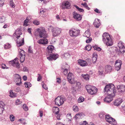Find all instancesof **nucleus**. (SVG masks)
Listing matches in <instances>:
<instances>
[{"instance_id":"nucleus-1","label":"nucleus","mask_w":125,"mask_h":125,"mask_svg":"<svg viewBox=\"0 0 125 125\" xmlns=\"http://www.w3.org/2000/svg\"><path fill=\"white\" fill-rule=\"evenodd\" d=\"M36 31H37L38 34L34 33L35 36L36 37L39 36L40 38L43 39H40L37 42L39 44L42 45H46L48 43V40L46 39L48 37V34L47 33L46 31L44 28H40L37 29Z\"/></svg>"},{"instance_id":"nucleus-2","label":"nucleus","mask_w":125,"mask_h":125,"mask_svg":"<svg viewBox=\"0 0 125 125\" xmlns=\"http://www.w3.org/2000/svg\"><path fill=\"white\" fill-rule=\"evenodd\" d=\"M22 33L21 30L19 29H17L13 34V37L14 38H17V43L18 46H20L24 44V41L23 38H21L20 39L21 35Z\"/></svg>"},{"instance_id":"nucleus-3","label":"nucleus","mask_w":125,"mask_h":125,"mask_svg":"<svg viewBox=\"0 0 125 125\" xmlns=\"http://www.w3.org/2000/svg\"><path fill=\"white\" fill-rule=\"evenodd\" d=\"M104 90L107 94L112 96H114L116 93V90L115 88V86L112 83L107 85L105 87Z\"/></svg>"},{"instance_id":"nucleus-4","label":"nucleus","mask_w":125,"mask_h":125,"mask_svg":"<svg viewBox=\"0 0 125 125\" xmlns=\"http://www.w3.org/2000/svg\"><path fill=\"white\" fill-rule=\"evenodd\" d=\"M102 40L107 46H110L113 44V42L111 36L108 33L105 32L102 35Z\"/></svg>"},{"instance_id":"nucleus-5","label":"nucleus","mask_w":125,"mask_h":125,"mask_svg":"<svg viewBox=\"0 0 125 125\" xmlns=\"http://www.w3.org/2000/svg\"><path fill=\"white\" fill-rule=\"evenodd\" d=\"M85 88L88 93L92 95L95 94L97 92V88L94 86L88 85L86 86Z\"/></svg>"},{"instance_id":"nucleus-6","label":"nucleus","mask_w":125,"mask_h":125,"mask_svg":"<svg viewBox=\"0 0 125 125\" xmlns=\"http://www.w3.org/2000/svg\"><path fill=\"white\" fill-rule=\"evenodd\" d=\"M65 100L64 98L61 96H58L55 99V103L56 105L60 106L63 104Z\"/></svg>"},{"instance_id":"nucleus-7","label":"nucleus","mask_w":125,"mask_h":125,"mask_svg":"<svg viewBox=\"0 0 125 125\" xmlns=\"http://www.w3.org/2000/svg\"><path fill=\"white\" fill-rule=\"evenodd\" d=\"M52 36L56 37L59 35L61 32V29L57 27L52 28Z\"/></svg>"},{"instance_id":"nucleus-8","label":"nucleus","mask_w":125,"mask_h":125,"mask_svg":"<svg viewBox=\"0 0 125 125\" xmlns=\"http://www.w3.org/2000/svg\"><path fill=\"white\" fill-rule=\"evenodd\" d=\"M67 78L70 83L72 84L75 83L74 78L73 74L70 72H69L67 75Z\"/></svg>"},{"instance_id":"nucleus-9","label":"nucleus","mask_w":125,"mask_h":125,"mask_svg":"<svg viewBox=\"0 0 125 125\" xmlns=\"http://www.w3.org/2000/svg\"><path fill=\"white\" fill-rule=\"evenodd\" d=\"M105 119L106 121L111 124L112 125H116V121L115 119L110 117L109 115H106V116Z\"/></svg>"},{"instance_id":"nucleus-10","label":"nucleus","mask_w":125,"mask_h":125,"mask_svg":"<svg viewBox=\"0 0 125 125\" xmlns=\"http://www.w3.org/2000/svg\"><path fill=\"white\" fill-rule=\"evenodd\" d=\"M80 31L79 30L73 29L69 31L70 35L73 37H76L80 33Z\"/></svg>"},{"instance_id":"nucleus-11","label":"nucleus","mask_w":125,"mask_h":125,"mask_svg":"<svg viewBox=\"0 0 125 125\" xmlns=\"http://www.w3.org/2000/svg\"><path fill=\"white\" fill-rule=\"evenodd\" d=\"M71 3L69 1L66 0L63 1L62 3V9H69L70 7Z\"/></svg>"},{"instance_id":"nucleus-12","label":"nucleus","mask_w":125,"mask_h":125,"mask_svg":"<svg viewBox=\"0 0 125 125\" xmlns=\"http://www.w3.org/2000/svg\"><path fill=\"white\" fill-rule=\"evenodd\" d=\"M14 81L17 85H20L21 84V77L18 74L15 75Z\"/></svg>"},{"instance_id":"nucleus-13","label":"nucleus","mask_w":125,"mask_h":125,"mask_svg":"<svg viewBox=\"0 0 125 125\" xmlns=\"http://www.w3.org/2000/svg\"><path fill=\"white\" fill-rule=\"evenodd\" d=\"M18 59L17 58H16L13 61H11L10 62H11L12 65L14 67H16V68L19 69L20 68V64L18 62Z\"/></svg>"},{"instance_id":"nucleus-14","label":"nucleus","mask_w":125,"mask_h":125,"mask_svg":"<svg viewBox=\"0 0 125 125\" xmlns=\"http://www.w3.org/2000/svg\"><path fill=\"white\" fill-rule=\"evenodd\" d=\"M73 18L77 21H81L82 18V17L81 15L75 12H73Z\"/></svg>"},{"instance_id":"nucleus-15","label":"nucleus","mask_w":125,"mask_h":125,"mask_svg":"<svg viewBox=\"0 0 125 125\" xmlns=\"http://www.w3.org/2000/svg\"><path fill=\"white\" fill-rule=\"evenodd\" d=\"M122 64V61L119 60H116L115 62V67L116 70L118 71L121 69V66Z\"/></svg>"},{"instance_id":"nucleus-16","label":"nucleus","mask_w":125,"mask_h":125,"mask_svg":"<svg viewBox=\"0 0 125 125\" xmlns=\"http://www.w3.org/2000/svg\"><path fill=\"white\" fill-rule=\"evenodd\" d=\"M58 57V55L57 54H50V56L47 57V59L50 61L52 60H55L57 59Z\"/></svg>"},{"instance_id":"nucleus-17","label":"nucleus","mask_w":125,"mask_h":125,"mask_svg":"<svg viewBox=\"0 0 125 125\" xmlns=\"http://www.w3.org/2000/svg\"><path fill=\"white\" fill-rule=\"evenodd\" d=\"M117 88L118 90V92L119 93H123L125 91V86L124 85H118L117 86Z\"/></svg>"},{"instance_id":"nucleus-18","label":"nucleus","mask_w":125,"mask_h":125,"mask_svg":"<svg viewBox=\"0 0 125 125\" xmlns=\"http://www.w3.org/2000/svg\"><path fill=\"white\" fill-rule=\"evenodd\" d=\"M113 96L107 94V96L105 97L104 99V101L106 103H109L113 100Z\"/></svg>"},{"instance_id":"nucleus-19","label":"nucleus","mask_w":125,"mask_h":125,"mask_svg":"<svg viewBox=\"0 0 125 125\" xmlns=\"http://www.w3.org/2000/svg\"><path fill=\"white\" fill-rule=\"evenodd\" d=\"M65 67L62 68V71L63 72V73L64 75H66L67 74L68 72L67 68H69V66L67 64H65Z\"/></svg>"},{"instance_id":"nucleus-20","label":"nucleus","mask_w":125,"mask_h":125,"mask_svg":"<svg viewBox=\"0 0 125 125\" xmlns=\"http://www.w3.org/2000/svg\"><path fill=\"white\" fill-rule=\"evenodd\" d=\"M122 101V98H118L115 100L114 104L115 105L118 106L120 105Z\"/></svg>"},{"instance_id":"nucleus-21","label":"nucleus","mask_w":125,"mask_h":125,"mask_svg":"<svg viewBox=\"0 0 125 125\" xmlns=\"http://www.w3.org/2000/svg\"><path fill=\"white\" fill-rule=\"evenodd\" d=\"M93 24L96 28H98L101 24L100 20L98 19H95L93 23Z\"/></svg>"},{"instance_id":"nucleus-22","label":"nucleus","mask_w":125,"mask_h":125,"mask_svg":"<svg viewBox=\"0 0 125 125\" xmlns=\"http://www.w3.org/2000/svg\"><path fill=\"white\" fill-rule=\"evenodd\" d=\"M54 47L52 45H49L47 48V50L49 53H52Z\"/></svg>"},{"instance_id":"nucleus-23","label":"nucleus","mask_w":125,"mask_h":125,"mask_svg":"<svg viewBox=\"0 0 125 125\" xmlns=\"http://www.w3.org/2000/svg\"><path fill=\"white\" fill-rule=\"evenodd\" d=\"M84 116H85V115L84 113L82 112H79L76 115L75 117L76 119L82 118L81 116L83 117Z\"/></svg>"},{"instance_id":"nucleus-24","label":"nucleus","mask_w":125,"mask_h":125,"mask_svg":"<svg viewBox=\"0 0 125 125\" xmlns=\"http://www.w3.org/2000/svg\"><path fill=\"white\" fill-rule=\"evenodd\" d=\"M78 63L80 65L82 66H84L86 65V62L82 60H79L78 61Z\"/></svg>"},{"instance_id":"nucleus-25","label":"nucleus","mask_w":125,"mask_h":125,"mask_svg":"<svg viewBox=\"0 0 125 125\" xmlns=\"http://www.w3.org/2000/svg\"><path fill=\"white\" fill-rule=\"evenodd\" d=\"M53 111L56 115L58 114L59 111V109L57 107L54 106L53 108Z\"/></svg>"},{"instance_id":"nucleus-26","label":"nucleus","mask_w":125,"mask_h":125,"mask_svg":"<svg viewBox=\"0 0 125 125\" xmlns=\"http://www.w3.org/2000/svg\"><path fill=\"white\" fill-rule=\"evenodd\" d=\"M112 69V66L109 65H107L106 66L105 68V71L107 72V73L110 72Z\"/></svg>"},{"instance_id":"nucleus-27","label":"nucleus","mask_w":125,"mask_h":125,"mask_svg":"<svg viewBox=\"0 0 125 125\" xmlns=\"http://www.w3.org/2000/svg\"><path fill=\"white\" fill-rule=\"evenodd\" d=\"M83 36L87 37L88 38H89L90 35V33L89 32V30L88 29L83 34Z\"/></svg>"},{"instance_id":"nucleus-28","label":"nucleus","mask_w":125,"mask_h":125,"mask_svg":"<svg viewBox=\"0 0 125 125\" xmlns=\"http://www.w3.org/2000/svg\"><path fill=\"white\" fill-rule=\"evenodd\" d=\"M82 76L85 80H89L90 78V76L89 74H82Z\"/></svg>"},{"instance_id":"nucleus-29","label":"nucleus","mask_w":125,"mask_h":125,"mask_svg":"<svg viewBox=\"0 0 125 125\" xmlns=\"http://www.w3.org/2000/svg\"><path fill=\"white\" fill-rule=\"evenodd\" d=\"M10 96L11 97H15L16 96V94L13 93L12 90L10 91Z\"/></svg>"},{"instance_id":"nucleus-30","label":"nucleus","mask_w":125,"mask_h":125,"mask_svg":"<svg viewBox=\"0 0 125 125\" xmlns=\"http://www.w3.org/2000/svg\"><path fill=\"white\" fill-rule=\"evenodd\" d=\"M25 87L26 88H29L31 87V83L29 82H26L24 83Z\"/></svg>"},{"instance_id":"nucleus-31","label":"nucleus","mask_w":125,"mask_h":125,"mask_svg":"<svg viewBox=\"0 0 125 125\" xmlns=\"http://www.w3.org/2000/svg\"><path fill=\"white\" fill-rule=\"evenodd\" d=\"M11 47V45L8 43H7L4 45V47L5 49H8Z\"/></svg>"},{"instance_id":"nucleus-32","label":"nucleus","mask_w":125,"mask_h":125,"mask_svg":"<svg viewBox=\"0 0 125 125\" xmlns=\"http://www.w3.org/2000/svg\"><path fill=\"white\" fill-rule=\"evenodd\" d=\"M106 115H105V113L103 112L100 113L99 115V117L101 118H104L105 117H106Z\"/></svg>"},{"instance_id":"nucleus-33","label":"nucleus","mask_w":125,"mask_h":125,"mask_svg":"<svg viewBox=\"0 0 125 125\" xmlns=\"http://www.w3.org/2000/svg\"><path fill=\"white\" fill-rule=\"evenodd\" d=\"M25 56H20V62L22 63L25 60Z\"/></svg>"},{"instance_id":"nucleus-34","label":"nucleus","mask_w":125,"mask_h":125,"mask_svg":"<svg viewBox=\"0 0 125 125\" xmlns=\"http://www.w3.org/2000/svg\"><path fill=\"white\" fill-rule=\"evenodd\" d=\"M123 43L121 42H119L118 44V46L119 47V49L123 47L124 46Z\"/></svg>"},{"instance_id":"nucleus-35","label":"nucleus","mask_w":125,"mask_h":125,"mask_svg":"<svg viewBox=\"0 0 125 125\" xmlns=\"http://www.w3.org/2000/svg\"><path fill=\"white\" fill-rule=\"evenodd\" d=\"M21 50L19 54L20 56H25V52L23 50H21V49H20Z\"/></svg>"},{"instance_id":"nucleus-36","label":"nucleus","mask_w":125,"mask_h":125,"mask_svg":"<svg viewBox=\"0 0 125 125\" xmlns=\"http://www.w3.org/2000/svg\"><path fill=\"white\" fill-rule=\"evenodd\" d=\"M5 17L4 16H2L0 18V23H3L5 21Z\"/></svg>"},{"instance_id":"nucleus-37","label":"nucleus","mask_w":125,"mask_h":125,"mask_svg":"<svg viewBox=\"0 0 125 125\" xmlns=\"http://www.w3.org/2000/svg\"><path fill=\"white\" fill-rule=\"evenodd\" d=\"M84 98L82 97L81 96L78 99V102L80 103L83 102L84 101Z\"/></svg>"},{"instance_id":"nucleus-38","label":"nucleus","mask_w":125,"mask_h":125,"mask_svg":"<svg viewBox=\"0 0 125 125\" xmlns=\"http://www.w3.org/2000/svg\"><path fill=\"white\" fill-rule=\"evenodd\" d=\"M28 17H27L26 20H25L24 21V25L25 26H26L27 25V23L29 21V19H28Z\"/></svg>"},{"instance_id":"nucleus-39","label":"nucleus","mask_w":125,"mask_h":125,"mask_svg":"<svg viewBox=\"0 0 125 125\" xmlns=\"http://www.w3.org/2000/svg\"><path fill=\"white\" fill-rule=\"evenodd\" d=\"M85 48L86 50L88 51H89L91 49L92 47L91 45L89 44H88L85 47Z\"/></svg>"},{"instance_id":"nucleus-40","label":"nucleus","mask_w":125,"mask_h":125,"mask_svg":"<svg viewBox=\"0 0 125 125\" xmlns=\"http://www.w3.org/2000/svg\"><path fill=\"white\" fill-rule=\"evenodd\" d=\"M120 51L122 53H124L125 52V47L124 46L122 47V48L119 49Z\"/></svg>"},{"instance_id":"nucleus-41","label":"nucleus","mask_w":125,"mask_h":125,"mask_svg":"<svg viewBox=\"0 0 125 125\" xmlns=\"http://www.w3.org/2000/svg\"><path fill=\"white\" fill-rule=\"evenodd\" d=\"M81 5H83L84 7H85L87 9H88V10H89L90 9V8L89 7L87 4L85 2L84 3H82Z\"/></svg>"},{"instance_id":"nucleus-42","label":"nucleus","mask_w":125,"mask_h":125,"mask_svg":"<svg viewBox=\"0 0 125 125\" xmlns=\"http://www.w3.org/2000/svg\"><path fill=\"white\" fill-rule=\"evenodd\" d=\"M41 84L42 85L43 88L45 90H47L48 89V88L46 85L44 84L43 82H42Z\"/></svg>"},{"instance_id":"nucleus-43","label":"nucleus","mask_w":125,"mask_h":125,"mask_svg":"<svg viewBox=\"0 0 125 125\" xmlns=\"http://www.w3.org/2000/svg\"><path fill=\"white\" fill-rule=\"evenodd\" d=\"M73 110L75 112H77L78 111V108L77 106H73Z\"/></svg>"},{"instance_id":"nucleus-44","label":"nucleus","mask_w":125,"mask_h":125,"mask_svg":"<svg viewBox=\"0 0 125 125\" xmlns=\"http://www.w3.org/2000/svg\"><path fill=\"white\" fill-rule=\"evenodd\" d=\"M33 23L36 25H38L40 24L39 21L37 20H35L33 21Z\"/></svg>"},{"instance_id":"nucleus-45","label":"nucleus","mask_w":125,"mask_h":125,"mask_svg":"<svg viewBox=\"0 0 125 125\" xmlns=\"http://www.w3.org/2000/svg\"><path fill=\"white\" fill-rule=\"evenodd\" d=\"M10 6L12 7V8H14L15 7V4L13 2L12 0L10 1Z\"/></svg>"},{"instance_id":"nucleus-46","label":"nucleus","mask_w":125,"mask_h":125,"mask_svg":"<svg viewBox=\"0 0 125 125\" xmlns=\"http://www.w3.org/2000/svg\"><path fill=\"white\" fill-rule=\"evenodd\" d=\"M80 125H88V124L87 122L86 121H84L82 123H80Z\"/></svg>"},{"instance_id":"nucleus-47","label":"nucleus","mask_w":125,"mask_h":125,"mask_svg":"<svg viewBox=\"0 0 125 125\" xmlns=\"http://www.w3.org/2000/svg\"><path fill=\"white\" fill-rule=\"evenodd\" d=\"M1 68L2 69H8L9 68L8 67L6 66V65L5 64L3 63H2V64Z\"/></svg>"},{"instance_id":"nucleus-48","label":"nucleus","mask_w":125,"mask_h":125,"mask_svg":"<svg viewBox=\"0 0 125 125\" xmlns=\"http://www.w3.org/2000/svg\"><path fill=\"white\" fill-rule=\"evenodd\" d=\"M75 7L80 12H83L84 11V10L83 9L81 8H79L77 6H76Z\"/></svg>"},{"instance_id":"nucleus-49","label":"nucleus","mask_w":125,"mask_h":125,"mask_svg":"<svg viewBox=\"0 0 125 125\" xmlns=\"http://www.w3.org/2000/svg\"><path fill=\"white\" fill-rule=\"evenodd\" d=\"M23 108L25 111H27L28 109V107L26 106V105L25 104H24L23 105Z\"/></svg>"},{"instance_id":"nucleus-50","label":"nucleus","mask_w":125,"mask_h":125,"mask_svg":"<svg viewBox=\"0 0 125 125\" xmlns=\"http://www.w3.org/2000/svg\"><path fill=\"white\" fill-rule=\"evenodd\" d=\"M76 87L78 89L80 88L81 87V83L79 82H78L76 83Z\"/></svg>"},{"instance_id":"nucleus-51","label":"nucleus","mask_w":125,"mask_h":125,"mask_svg":"<svg viewBox=\"0 0 125 125\" xmlns=\"http://www.w3.org/2000/svg\"><path fill=\"white\" fill-rule=\"evenodd\" d=\"M101 70H99V74L100 75H101L103 74L104 71V69L103 67H101Z\"/></svg>"},{"instance_id":"nucleus-52","label":"nucleus","mask_w":125,"mask_h":125,"mask_svg":"<svg viewBox=\"0 0 125 125\" xmlns=\"http://www.w3.org/2000/svg\"><path fill=\"white\" fill-rule=\"evenodd\" d=\"M10 119L11 121H13L14 120L15 117L13 115H11L10 116Z\"/></svg>"},{"instance_id":"nucleus-53","label":"nucleus","mask_w":125,"mask_h":125,"mask_svg":"<svg viewBox=\"0 0 125 125\" xmlns=\"http://www.w3.org/2000/svg\"><path fill=\"white\" fill-rule=\"evenodd\" d=\"M16 104L19 105L21 104L22 102L20 101L19 99H17L16 100Z\"/></svg>"},{"instance_id":"nucleus-54","label":"nucleus","mask_w":125,"mask_h":125,"mask_svg":"<svg viewBox=\"0 0 125 125\" xmlns=\"http://www.w3.org/2000/svg\"><path fill=\"white\" fill-rule=\"evenodd\" d=\"M94 11L97 13H100V15L102 14V12L101 11H100L97 8L94 10Z\"/></svg>"},{"instance_id":"nucleus-55","label":"nucleus","mask_w":125,"mask_h":125,"mask_svg":"<svg viewBox=\"0 0 125 125\" xmlns=\"http://www.w3.org/2000/svg\"><path fill=\"white\" fill-rule=\"evenodd\" d=\"M97 57H93L92 59V60L94 63H95L96 61Z\"/></svg>"},{"instance_id":"nucleus-56","label":"nucleus","mask_w":125,"mask_h":125,"mask_svg":"<svg viewBox=\"0 0 125 125\" xmlns=\"http://www.w3.org/2000/svg\"><path fill=\"white\" fill-rule=\"evenodd\" d=\"M4 3V0H0V7H1L3 5Z\"/></svg>"},{"instance_id":"nucleus-57","label":"nucleus","mask_w":125,"mask_h":125,"mask_svg":"<svg viewBox=\"0 0 125 125\" xmlns=\"http://www.w3.org/2000/svg\"><path fill=\"white\" fill-rule=\"evenodd\" d=\"M92 40V39L91 38H89L88 39L86 40V42L87 43H89L91 42Z\"/></svg>"},{"instance_id":"nucleus-58","label":"nucleus","mask_w":125,"mask_h":125,"mask_svg":"<svg viewBox=\"0 0 125 125\" xmlns=\"http://www.w3.org/2000/svg\"><path fill=\"white\" fill-rule=\"evenodd\" d=\"M38 77L37 79V80L38 81H39L42 79V77L40 74H38Z\"/></svg>"},{"instance_id":"nucleus-59","label":"nucleus","mask_w":125,"mask_h":125,"mask_svg":"<svg viewBox=\"0 0 125 125\" xmlns=\"http://www.w3.org/2000/svg\"><path fill=\"white\" fill-rule=\"evenodd\" d=\"M57 82L58 83H60L61 82V79L59 78H57L56 79Z\"/></svg>"},{"instance_id":"nucleus-60","label":"nucleus","mask_w":125,"mask_h":125,"mask_svg":"<svg viewBox=\"0 0 125 125\" xmlns=\"http://www.w3.org/2000/svg\"><path fill=\"white\" fill-rule=\"evenodd\" d=\"M39 114H40V116L41 117H42L43 115V111L41 110H40L39 112Z\"/></svg>"},{"instance_id":"nucleus-61","label":"nucleus","mask_w":125,"mask_h":125,"mask_svg":"<svg viewBox=\"0 0 125 125\" xmlns=\"http://www.w3.org/2000/svg\"><path fill=\"white\" fill-rule=\"evenodd\" d=\"M28 51L29 53H31L32 51L31 50V48L30 47H29L28 49Z\"/></svg>"},{"instance_id":"nucleus-62","label":"nucleus","mask_w":125,"mask_h":125,"mask_svg":"<svg viewBox=\"0 0 125 125\" xmlns=\"http://www.w3.org/2000/svg\"><path fill=\"white\" fill-rule=\"evenodd\" d=\"M40 11V13H41V14H43L45 12V10H43L42 9H41Z\"/></svg>"},{"instance_id":"nucleus-63","label":"nucleus","mask_w":125,"mask_h":125,"mask_svg":"<svg viewBox=\"0 0 125 125\" xmlns=\"http://www.w3.org/2000/svg\"><path fill=\"white\" fill-rule=\"evenodd\" d=\"M4 104L3 102H0V107L2 108Z\"/></svg>"},{"instance_id":"nucleus-64","label":"nucleus","mask_w":125,"mask_h":125,"mask_svg":"<svg viewBox=\"0 0 125 125\" xmlns=\"http://www.w3.org/2000/svg\"><path fill=\"white\" fill-rule=\"evenodd\" d=\"M122 106L124 108V109L125 110V102H124L122 104Z\"/></svg>"}]
</instances>
